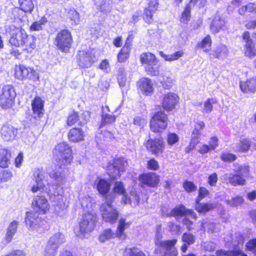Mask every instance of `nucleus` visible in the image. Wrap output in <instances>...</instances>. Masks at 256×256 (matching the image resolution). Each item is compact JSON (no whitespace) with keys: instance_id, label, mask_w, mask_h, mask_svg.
<instances>
[{"instance_id":"69168bd1","label":"nucleus","mask_w":256,"mask_h":256,"mask_svg":"<svg viewBox=\"0 0 256 256\" xmlns=\"http://www.w3.org/2000/svg\"><path fill=\"white\" fill-rule=\"evenodd\" d=\"M184 188L188 192H194L196 190V186L191 182L186 181L184 183Z\"/></svg>"},{"instance_id":"864d4df0","label":"nucleus","mask_w":256,"mask_h":256,"mask_svg":"<svg viewBox=\"0 0 256 256\" xmlns=\"http://www.w3.org/2000/svg\"><path fill=\"white\" fill-rule=\"evenodd\" d=\"M226 202L230 206L236 207L241 205L244 202L242 196H236L230 200H226Z\"/></svg>"},{"instance_id":"c03bdc74","label":"nucleus","mask_w":256,"mask_h":256,"mask_svg":"<svg viewBox=\"0 0 256 256\" xmlns=\"http://www.w3.org/2000/svg\"><path fill=\"white\" fill-rule=\"evenodd\" d=\"M48 22V20L45 16L42 17L38 20L34 22L30 26L31 31H38L42 30L44 26Z\"/></svg>"},{"instance_id":"de8ad7c7","label":"nucleus","mask_w":256,"mask_h":256,"mask_svg":"<svg viewBox=\"0 0 256 256\" xmlns=\"http://www.w3.org/2000/svg\"><path fill=\"white\" fill-rule=\"evenodd\" d=\"M18 3L20 8L24 12H32L34 6L32 0H18Z\"/></svg>"},{"instance_id":"dca6fc26","label":"nucleus","mask_w":256,"mask_h":256,"mask_svg":"<svg viewBox=\"0 0 256 256\" xmlns=\"http://www.w3.org/2000/svg\"><path fill=\"white\" fill-rule=\"evenodd\" d=\"M96 60L94 54L92 51H79L77 55V62L82 68H88Z\"/></svg>"},{"instance_id":"ea45409f","label":"nucleus","mask_w":256,"mask_h":256,"mask_svg":"<svg viewBox=\"0 0 256 256\" xmlns=\"http://www.w3.org/2000/svg\"><path fill=\"white\" fill-rule=\"evenodd\" d=\"M130 225V222H126L124 218H120L118 222L116 236L121 238H125L124 230L128 228Z\"/></svg>"},{"instance_id":"72a5a7b5","label":"nucleus","mask_w":256,"mask_h":256,"mask_svg":"<svg viewBox=\"0 0 256 256\" xmlns=\"http://www.w3.org/2000/svg\"><path fill=\"white\" fill-rule=\"evenodd\" d=\"M225 24L224 20L219 16H216L210 24V30L212 34H216Z\"/></svg>"},{"instance_id":"09e8293b","label":"nucleus","mask_w":256,"mask_h":256,"mask_svg":"<svg viewBox=\"0 0 256 256\" xmlns=\"http://www.w3.org/2000/svg\"><path fill=\"white\" fill-rule=\"evenodd\" d=\"M216 103V100L214 98H209L207 99L204 102L202 108V112L203 113L209 114L213 108V104Z\"/></svg>"},{"instance_id":"58836bf2","label":"nucleus","mask_w":256,"mask_h":256,"mask_svg":"<svg viewBox=\"0 0 256 256\" xmlns=\"http://www.w3.org/2000/svg\"><path fill=\"white\" fill-rule=\"evenodd\" d=\"M96 188L100 194L102 195L106 194L110 190V184L106 180L100 178L95 182Z\"/></svg>"},{"instance_id":"6e6d98bb","label":"nucleus","mask_w":256,"mask_h":256,"mask_svg":"<svg viewBox=\"0 0 256 256\" xmlns=\"http://www.w3.org/2000/svg\"><path fill=\"white\" fill-rule=\"evenodd\" d=\"M182 241L188 245H191L195 242L194 236L190 232H185L182 234Z\"/></svg>"},{"instance_id":"13d9d810","label":"nucleus","mask_w":256,"mask_h":256,"mask_svg":"<svg viewBox=\"0 0 256 256\" xmlns=\"http://www.w3.org/2000/svg\"><path fill=\"white\" fill-rule=\"evenodd\" d=\"M163 87L166 89L170 88L172 84V80L167 76H162V79L160 78Z\"/></svg>"},{"instance_id":"0eeeda50","label":"nucleus","mask_w":256,"mask_h":256,"mask_svg":"<svg viewBox=\"0 0 256 256\" xmlns=\"http://www.w3.org/2000/svg\"><path fill=\"white\" fill-rule=\"evenodd\" d=\"M100 212L103 220L111 224L116 222L119 215L118 210L108 200V198L106 202L100 206Z\"/></svg>"},{"instance_id":"39448f33","label":"nucleus","mask_w":256,"mask_h":256,"mask_svg":"<svg viewBox=\"0 0 256 256\" xmlns=\"http://www.w3.org/2000/svg\"><path fill=\"white\" fill-rule=\"evenodd\" d=\"M97 222V216L94 210H88L82 215V218L80 222V232L82 234L91 232L93 230L96 223Z\"/></svg>"},{"instance_id":"f8f14e48","label":"nucleus","mask_w":256,"mask_h":256,"mask_svg":"<svg viewBox=\"0 0 256 256\" xmlns=\"http://www.w3.org/2000/svg\"><path fill=\"white\" fill-rule=\"evenodd\" d=\"M168 124L166 115L162 111L156 112L150 121V130L154 132H160Z\"/></svg>"},{"instance_id":"423d86ee","label":"nucleus","mask_w":256,"mask_h":256,"mask_svg":"<svg viewBox=\"0 0 256 256\" xmlns=\"http://www.w3.org/2000/svg\"><path fill=\"white\" fill-rule=\"evenodd\" d=\"M114 190L116 193L122 195V202L125 204H130L132 206H137L140 202V196L136 191H132L130 196L128 197L126 194V190L124 184L120 182L114 184Z\"/></svg>"},{"instance_id":"c756f323","label":"nucleus","mask_w":256,"mask_h":256,"mask_svg":"<svg viewBox=\"0 0 256 256\" xmlns=\"http://www.w3.org/2000/svg\"><path fill=\"white\" fill-rule=\"evenodd\" d=\"M94 4L97 9L100 12L107 14L112 8V0H94Z\"/></svg>"},{"instance_id":"c9c22d12","label":"nucleus","mask_w":256,"mask_h":256,"mask_svg":"<svg viewBox=\"0 0 256 256\" xmlns=\"http://www.w3.org/2000/svg\"><path fill=\"white\" fill-rule=\"evenodd\" d=\"M240 88L244 92H254L256 91V79L250 78L246 82H241Z\"/></svg>"},{"instance_id":"412c9836","label":"nucleus","mask_w":256,"mask_h":256,"mask_svg":"<svg viewBox=\"0 0 256 256\" xmlns=\"http://www.w3.org/2000/svg\"><path fill=\"white\" fill-rule=\"evenodd\" d=\"M44 102L40 97L35 98L32 102V116L34 118H40L44 114Z\"/></svg>"},{"instance_id":"4d7b16f0","label":"nucleus","mask_w":256,"mask_h":256,"mask_svg":"<svg viewBox=\"0 0 256 256\" xmlns=\"http://www.w3.org/2000/svg\"><path fill=\"white\" fill-rule=\"evenodd\" d=\"M56 246H53L48 243L44 252L45 256H56L58 252Z\"/></svg>"},{"instance_id":"a19ab883","label":"nucleus","mask_w":256,"mask_h":256,"mask_svg":"<svg viewBox=\"0 0 256 256\" xmlns=\"http://www.w3.org/2000/svg\"><path fill=\"white\" fill-rule=\"evenodd\" d=\"M207 230L208 232L211 233H216L219 232L220 224H215L208 220H204L202 223L201 230Z\"/></svg>"},{"instance_id":"0e129e2a","label":"nucleus","mask_w":256,"mask_h":256,"mask_svg":"<svg viewBox=\"0 0 256 256\" xmlns=\"http://www.w3.org/2000/svg\"><path fill=\"white\" fill-rule=\"evenodd\" d=\"M132 44L129 42V37L127 38L124 46L122 47L119 53L124 54L130 56V53L131 50Z\"/></svg>"},{"instance_id":"79ce46f5","label":"nucleus","mask_w":256,"mask_h":256,"mask_svg":"<svg viewBox=\"0 0 256 256\" xmlns=\"http://www.w3.org/2000/svg\"><path fill=\"white\" fill-rule=\"evenodd\" d=\"M250 146V142L247 138L243 139L240 142L232 148L234 150L238 152H247Z\"/></svg>"},{"instance_id":"e2e57ef3","label":"nucleus","mask_w":256,"mask_h":256,"mask_svg":"<svg viewBox=\"0 0 256 256\" xmlns=\"http://www.w3.org/2000/svg\"><path fill=\"white\" fill-rule=\"evenodd\" d=\"M221 160L224 162H232L234 161L236 156L228 152H223L220 156Z\"/></svg>"},{"instance_id":"ddd939ff","label":"nucleus","mask_w":256,"mask_h":256,"mask_svg":"<svg viewBox=\"0 0 256 256\" xmlns=\"http://www.w3.org/2000/svg\"><path fill=\"white\" fill-rule=\"evenodd\" d=\"M162 214L164 217H171L182 216H190L194 219L197 216L196 214L192 210L186 209L182 204L176 206L169 211L166 208L162 209Z\"/></svg>"},{"instance_id":"aec40b11","label":"nucleus","mask_w":256,"mask_h":256,"mask_svg":"<svg viewBox=\"0 0 256 256\" xmlns=\"http://www.w3.org/2000/svg\"><path fill=\"white\" fill-rule=\"evenodd\" d=\"M206 2V0H190L189 4L186 6L180 18L181 22L186 24L190 20V10L192 6L196 4L199 7H202L205 5Z\"/></svg>"},{"instance_id":"4468645a","label":"nucleus","mask_w":256,"mask_h":256,"mask_svg":"<svg viewBox=\"0 0 256 256\" xmlns=\"http://www.w3.org/2000/svg\"><path fill=\"white\" fill-rule=\"evenodd\" d=\"M126 165V162L122 159L114 160L107 166V173L112 178H118L125 170Z\"/></svg>"},{"instance_id":"8fccbe9b","label":"nucleus","mask_w":256,"mask_h":256,"mask_svg":"<svg viewBox=\"0 0 256 256\" xmlns=\"http://www.w3.org/2000/svg\"><path fill=\"white\" fill-rule=\"evenodd\" d=\"M216 256H247L240 250L226 251L222 250L216 251Z\"/></svg>"},{"instance_id":"6e6552de","label":"nucleus","mask_w":256,"mask_h":256,"mask_svg":"<svg viewBox=\"0 0 256 256\" xmlns=\"http://www.w3.org/2000/svg\"><path fill=\"white\" fill-rule=\"evenodd\" d=\"M6 32L10 36L9 42L11 45L16 47L22 46L24 38L27 34L24 29L12 24L6 28Z\"/></svg>"},{"instance_id":"49530a36","label":"nucleus","mask_w":256,"mask_h":256,"mask_svg":"<svg viewBox=\"0 0 256 256\" xmlns=\"http://www.w3.org/2000/svg\"><path fill=\"white\" fill-rule=\"evenodd\" d=\"M67 16L70 20L72 24L77 25L80 24L79 14L74 9H70L68 12Z\"/></svg>"},{"instance_id":"6ab92c4d","label":"nucleus","mask_w":256,"mask_h":256,"mask_svg":"<svg viewBox=\"0 0 256 256\" xmlns=\"http://www.w3.org/2000/svg\"><path fill=\"white\" fill-rule=\"evenodd\" d=\"M179 101V98L176 94L170 92L164 95L162 100L164 108L167 111L172 110Z\"/></svg>"},{"instance_id":"5701e85b","label":"nucleus","mask_w":256,"mask_h":256,"mask_svg":"<svg viewBox=\"0 0 256 256\" xmlns=\"http://www.w3.org/2000/svg\"><path fill=\"white\" fill-rule=\"evenodd\" d=\"M138 87L142 92L146 96L150 95L154 91V83L148 78H143L138 82Z\"/></svg>"},{"instance_id":"f257e3e1","label":"nucleus","mask_w":256,"mask_h":256,"mask_svg":"<svg viewBox=\"0 0 256 256\" xmlns=\"http://www.w3.org/2000/svg\"><path fill=\"white\" fill-rule=\"evenodd\" d=\"M160 230V226H158L156 235L155 243L156 246H160V249L156 248L155 250L156 254H160L162 253V254L164 256H176L178 252L174 245L177 240L173 239L168 240H162V234L159 232Z\"/></svg>"},{"instance_id":"4be33fe9","label":"nucleus","mask_w":256,"mask_h":256,"mask_svg":"<svg viewBox=\"0 0 256 256\" xmlns=\"http://www.w3.org/2000/svg\"><path fill=\"white\" fill-rule=\"evenodd\" d=\"M18 132V130L10 124H4L1 129L2 138L6 141L14 140Z\"/></svg>"},{"instance_id":"473e14b6","label":"nucleus","mask_w":256,"mask_h":256,"mask_svg":"<svg viewBox=\"0 0 256 256\" xmlns=\"http://www.w3.org/2000/svg\"><path fill=\"white\" fill-rule=\"evenodd\" d=\"M18 222L16 220L12 222L8 226L5 236L4 240L6 243L10 242L17 231Z\"/></svg>"},{"instance_id":"338daca9","label":"nucleus","mask_w":256,"mask_h":256,"mask_svg":"<svg viewBox=\"0 0 256 256\" xmlns=\"http://www.w3.org/2000/svg\"><path fill=\"white\" fill-rule=\"evenodd\" d=\"M146 124V119L142 116H136L134 119V124L140 128L144 127Z\"/></svg>"},{"instance_id":"603ef678","label":"nucleus","mask_w":256,"mask_h":256,"mask_svg":"<svg viewBox=\"0 0 256 256\" xmlns=\"http://www.w3.org/2000/svg\"><path fill=\"white\" fill-rule=\"evenodd\" d=\"M12 176V174L8 170H3L0 171V186L4 183L10 180Z\"/></svg>"},{"instance_id":"774afa93","label":"nucleus","mask_w":256,"mask_h":256,"mask_svg":"<svg viewBox=\"0 0 256 256\" xmlns=\"http://www.w3.org/2000/svg\"><path fill=\"white\" fill-rule=\"evenodd\" d=\"M246 248L250 250H254L256 256V238L250 240L246 244Z\"/></svg>"},{"instance_id":"9d476101","label":"nucleus","mask_w":256,"mask_h":256,"mask_svg":"<svg viewBox=\"0 0 256 256\" xmlns=\"http://www.w3.org/2000/svg\"><path fill=\"white\" fill-rule=\"evenodd\" d=\"M72 42L70 32L68 30L59 32L55 38V44L59 50L64 52L68 51Z\"/></svg>"},{"instance_id":"f03ea898","label":"nucleus","mask_w":256,"mask_h":256,"mask_svg":"<svg viewBox=\"0 0 256 256\" xmlns=\"http://www.w3.org/2000/svg\"><path fill=\"white\" fill-rule=\"evenodd\" d=\"M140 61L148 75L151 76L160 75L161 66L154 54L150 52L142 53L140 56Z\"/></svg>"},{"instance_id":"3c124183","label":"nucleus","mask_w":256,"mask_h":256,"mask_svg":"<svg viewBox=\"0 0 256 256\" xmlns=\"http://www.w3.org/2000/svg\"><path fill=\"white\" fill-rule=\"evenodd\" d=\"M245 55L250 58H253L256 56V50L254 42H248L244 45Z\"/></svg>"},{"instance_id":"c85d7f7f","label":"nucleus","mask_w":256,"mask_h":256,"mask_svg":"<svg viewBox=\"0 0 256 256\" xmlns=\"http://www.w3.org/2000/svg\"><path fill=\"white\" fill-rule=\"evenodd\" d=\"M84 134L82 128H73L71 129L68 134V138L70 141L78 142L83 140Z\"/></svg>"},{"instance_id":"393cba45","label":"nucleus","mask_w":256,"mask_h":256,"mask_svg":"<svg viewBox=\"0 0 256 256\" xmlns=\"http://www.w3.org/2000/svg\"><path fill=\"white\" fill-rule=\"evenodd\" d=\"M147 149L153 154L162 152L163 148L162 142L158 138L152 140L150 138L146 144Z\"/></svg>"},{"instance_id":"e433bc0d","label":"nucleus","mask_w":256,"mask_h":256,"mask_svg":"<svg viewBox=\"0 0 256 256\" xmlns=\"http://www.w3.org/2000/svg\"><path fill=\"white\" fill-rule=\"evenodd\" d=\"M10 158L11 154L7 149H0V167L2 168L8 167L10 164Z\"/></svg>"},{"instance_id":"37998d69","label":"nucleus","mask_w":256,"mask_h":256,"mask_svg":"<svg viewBox=\"0 0 256 256\" xmlns=\"http://www.w3.org/2000/svg\"><path fill=\"white\" fill-rule=\"evenodd\" d=\"M160 56L164 58L166 61L172 62L178 60L180 58L182 57L184 54L182 50H180L175 52L174 54H166L162 52H160Z\"/></svg>"},{"instance_id":"7ed1b4c3","label":"nucleus","mask_w":256,"mask_h":256,"mask_svg":"<svg viewBox=\"0 0 256 256\" xmlns=\"http://www.w3.org/2000/svg\"><path fill=\"white\" fill-rule=\"evenodd\" d=\"M54 154L59 160V169L62 168V165L65 166L70 164L72 160V150L66 142L58 144L54 148Z\"/></svg>"},{"instance_id":"f3484780","label":"nucleus","mask_w":256,"mask_h":256,"mask_svg":"<svg viewBox=\"0 0 256 256\" xmlns=\"http://www.w3.org/2000/svg\"><path fill=\"white\" fill-rule=\"evenodd\" d=\"M43 222L38 214L32 212H26L25 222L28 230L32 231H40Z\"/></svg>"},{"instance_id":"bf43d9fd","label":"nucleus","mask_w":256,"mask_h":256,"mask_svg":"<svg viewBox=\"0 0 256 256\" xmlns=\"http://www.w3.org/2000/svg\"><path fill=\"white\" fill-rule=\"evenodd\" d=\"M156 10V9L155 8H154V9H150L148 8H146L145 9L144 18L146 22L150 24L152 22V14Z\"/></svg>"},{"instance_id":"bb28decb","label":"nucleus","mask_w":256,"mask_h":256,"mask_svg":"<svg viewBox=\"0 0 256 256\" xmlns=\"http://www.w3.org/2000/svg\"><path fill=\"white\" fill-rule=\"evenodd\" d=\"M49 176L54 182V185L60 186L65 182V175L62 171L57 170L56 168L51 172H49Z\"/></svg>"},{"instance_id":"052dcab7","label":"nucleus","mask_w":256,"mask_h":256,"mask_svg":"<svg viewBox=\"0 0 256 256\" xmlns=\"http://www.w3.org/2000/svg\"><path fill=\"white\" fill-rule=\"evenodd\" d=\"M126 252L130 256H146L142 252L136 248H127Z\"/></svg>"},{"instance_id":"a878e982","label":"nucleus","mask_w":256,"mask_h":256,"mask_svg":"<svg viewBox=\"0 0 256 256\" xmlns=\"http://www.w3.org/2000/svg\"><path fill=\"white\" fill-rule=\"evenodd\" d=\"M204 123L202 121H199L196 123L194 126V129L193 130L192 133V138L190 144V148H194L198 142V138L200 134V130L204 128Z\"/></svg>"},{"instance_id":"5fc2aeb1","label":"nucleus","mask_w":256,"mask_h":256,"mask_svg":"<svg viewBox=\"0 0 256 256\" xmlns=\"http://www.w3.org/2000/svg\"><path fill=\"white\" fill-rule=\"evenodd\" d=\"M116 234L110 229H106L99 236L100 242H104L107 240L113 238Z\"/></svg>"},{"instance_id":"4c0bfd02","label":"nucleus","mask_w":256,"mask_h":256,"mask_svg":"<svg viewBox=\"0 0 256 256\" xmlns=\"http://www.w3.org/2000/svg\"><path fill=\"white\" fill-rule=\"evenodd\" d=\"M65 241L64 235L61 232H58L50 238L48 244L56 246L58 248L60 245L65 242Z\"/></svg>"},{"instance_id":"20e7f679","label":"nucleus","mask_w":256,"mask_h":256,"mask_svg":"<svg viewBox=\"0 0 256 256\" xmlns=\"http://www.w3.org/2000/svg\"><path fill=\"white\" fill-rule=\"evenodd\" d=\"M34 180L35 184H34L31 188L32 192L35 193L38 192H46L48 195L52 194L54 190L55 186H50L47 184V186L44 183V172L42 169H36L34 172Z\"/></svg>"},{"instance_id":"9b49d317","label":"nucleus","mask_w":256,"mask_h":256,"mask_svg":"<svg viewBox=\"0 0 256 256\" xmlns=\"http://www.w3.org/2000/svg\"><path fill=\"white\" fill-rule=\"evenodd\" d=\"M16 96V94L12 86H4L0 94V106L5 109L11 107Z\"/></svg>"},{"instance_id":"2f4dec72","label":"nucleus","mask_w":256,"mask_h":256,"mask_svg":"<svg viewBox=\"0 0 256 256\" xmlns=\"http://www.w3.org/2000/svg\"><path fill=\"white\" fill-rule=\"evenodd\" d=\"M105 109H106L108 111L110 112L108 106H106L105 108H102L101 124L100 126V128L107 125L112 124L116 120V116H114L104 112Z\"/></svg>"},{"instance_id":"b1692460","label":"nucleus","mask_w":256,"mask_h":256,"mask_svg":"<svg viewBox=\"0 0 256 256\" xmlns=\"http://www.w3.org/2000/svg\"><path fill=\"white\" fill-rule=\"evenodd\" d=\"M141 183L150 186H156L159 182L158 176L154 172L144 174L140 176Z\"/></svg>"},{"instance_id":"f704fd0d","label":"nucleus","mask_w":256,"mask_h":256,"mask_svg":"<svg viewBox=\"0 0 256 256\" xmlns=\"http://www.w3.org/2000/svg\"><path fill=\"white\" fill-rule=\"evenodd\" d=\"M36 38L35 36L27 34L23 42L24 44H22V46H25L24 51L28 53L32 52L36 48Z\"/></svg>"},{"instance_id":"7c9ffc66","label":"nucleus","mask_w":256,"mask_h":256,"mask_svg":"<svg viewBox=\"0 0 256 256\" xmlns=\"http://www.w3.org/2000/svg\"><path fill=\"white\" fill-rule=\"evenodd\" d=\"M228 48L224 44H220L212 51L210 55L214 58L223 59L228 56Z\"/></svg>"},{"instance_id":"a211bd4d","label":"nucleus","mask_w":256,"mask_h":256,"mask_svg":"<svg viewBox=\"0 0 256 256\" xmlns=\"http://www.w3.org/2000/svg\"><path fill=\"white\" fill-rule=\"evenodd\" d=\"M32 204L34 210L37 214H46L50 208L48 201L43 195L34 196Z\"/></svg>"},{"instance_id":"a18cd8bd","label":"nucleus","mask_w":256,"mask_h":256,"mask_svg":"<svg viewBox=\"0 0 256 256\" xmlns=\"http://www.w3.org/2000/svg\"><path fill=\"white\" fill-rule=\"evenodd\" d=\"M212 39L210 36H206L200 42H198L197 46L201 48L206 52L210 51L211 48Z\"/></svg>"},{"instance_id":"680f3d73","label":"nucleus","mask_w":256,"mask_h":256,"mask_svg":"<svg viewBox=\"0 0 256 256\" xmlns=\"http://www.w3.org/2000/svg\"><path fill=\"white\" fill-rule=\"evenodd\" d=\"M178 140L179 136L176 133L170 132L167 135V142L170 146H173L178 142Z\"/></svg>"},{"instance_id":"2eb2a0df","label":"nucleus","mask_w":256,"mask_h":256,"mask_svg":"<svg viewBox=\"0 0 256 256\" xmlns=\"http://www.w3.org/2000/svg\"><path fill=\"white\" fill-rule=\"evenodd\" d=\"M15 76L20 80L27 78L33 82H36L39 79L38 74L36 70L22 65L16 68Z\"/></svg>"},{"instance_id":"1a4fd4ad","label":"nucleus","mask_w":256,"mask_h":256,"mask_svg":"<svg viewBox=\"0 0 256 256\" xmlns=\"http://www.w3.org/2000/svg\"><path fill=\"white\" fill-rule=\"evenodd\" d=\"M234 174L229 177V182L234 186L244 185L248 175V168L238 164H234Z\"/></svg>"},{"instance_id":"cd10ccee","label":"nucleus","mask_w":256,"mask_h":256,"mask_svg":"<svg viewBox=\"0 0 256 256\" xmlns=\"http://www.w3.org/2000/svg\"><path fill=\"white\" fill-rule=\"evenodd\" d=\"M216 207L215 203H200L199 199H196L195 210L199 213L204 214Z\"/></svg>"}]
</instances>
